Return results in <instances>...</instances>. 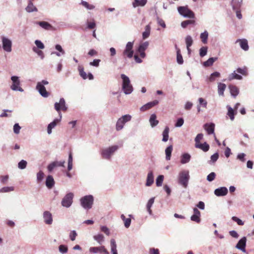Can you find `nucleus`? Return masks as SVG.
Wrapping results in <instances>:
<instances>
[{
	"instance_id": "nucleus-25",
	"label": "nucleus",
	"mask_w": 254,
	"mask_h": 254,
	"mask_svg": "<svg viewBox=\"0 0 254 254\" xmlns=\"http://www.w3.org/2000/svg\"><path fill=\"white\" fill-rule=\"evenodd\" d=\"M195 147L197 148H199L203 150L204 152H206L208 151L209 149V145L206 142H204L203 143H199L197 144V145H195Z\"/></svg>"
},
{
	"instance_id": "nucleus-31",
	"label": "nucleus",
	"mask_w": 254,
	"mask_h": 254,
	"mask_svg": "<svg viewBox=\"0 0 254 254\" xmlns=\"http://www.w3.org/2000/svg\"><path fill=\"white\" fill-rule=\"evenodd\" d=\"M176 49L177 50V62L179 64H182L184 62L182 56L181 54V51L180 49L177 47V46L175 45Z\"/></svg>"
},
{
	"instance_id": "nucleus-17",
	"label": "nucleus",
	"mask_w": 254,
	"mask_h": 254,
	"mask_svg": "<svg viewBox=\"0 0 254 254\" xmlns=\"http://www.w3.org/2000/svg\"><path fill=\"white\" fill-rule=\"evenodd\" d=\"M159 102L157 100H154L152 102H149L145 105L142 106L140 110L142 112H144L149 109H151V108L153 107L155 105H157L158 104Z\"/></svg>"
},
{
	"instance_id": "nucleus-29",
	"label": "nucleus",
	"mask_w": 254,
	"mask_h": 254,
	"mask_svg": "<svg viewBox=\"0 0 254 254\" xmlns=\"http://www.w3.org/2000/svg\"><path fill=\"white\" fill-rule=\"evenodd\" d=\"M226 88V85L224 83H219L218 84V92L219 95L223 96L224 92Z\"/></svg>"
},
{
	"instance_id": "nucleus-8",
	"label": "nucleus",
	"mask_w": 254,
	"mask_h": 254,
	"mask_svg": "<svg viewBox=\"0 0 254 254\" xmlns=\"http://www.w3.org/2000/svg\"><path fill=\"white\" fill-rule=\"evenodd\" d=\"M55 108L56 110L59 113L60 118H62V114L61 110L64 112H65L67 108L65 106V102L64 98H61L59 103L56 102L55 104Z\"/></svg>"
},
{
	"instance_id": "nucleus-22",
	"label": "nucleus",
	"mask_w": 254,
	"mask_h": 254,
	"mask_svg": "<svg viewBox=\"0 0 254 254\" xmlns=\"http://www.w3.org/2000/svg\"><path fill=\"white\" fill-rule=\"evenodd\" d=\"M61 118L60 119H55L53 122L49 124L47 127V132L48 134H51L52 132V128H54L60 122Z\"/></svg>"
},
{
	"instance_id": "nucleus-24",
	"label": "nucleus",
	"mask_w": 254,
	"mask_h": 254,
	"mask_svg": "<svg viewBox=\"0 0 254 254\" xmlns=\"http://www.w3.org/2000/svg\"><path fill=\"white\" fill-rule=\"evenodd\" d=\"M214 124L212 123L210 124H206L204 126L205 129L207 131L208 134H211L214 132Z\"/></svg>"
},
{
	"instance_id": "nucleus-64",
	"label": "nucleus",
	"mask_w": 254,
	"mask_h": 254,
	"mask_svg": "<svg viewBox=\"0 0 254 254\" xmlns=\"http://www.w3.org/2000/svg\"><path fill=\"white\" fill-rule=\"evenodd\" d=\"M101 60L99 59L94 60L93 62L90 63V65L96 67H98L99 65V63Z\"/></svg>"
},
{
	"instance_id": "nucleus-11",
	"label": "nucleus",
	"mask_w": 254,
	"mask_h": 254,
	"mask_svg": "<svg viewBox=\"0 0 254 254\" xmlns=\"http://www.w3.org/2000/svg\"><path fill=\"white\" fill-rule=\"evenodd\" d=\"M12 81V84L11 85V89L13 90L23 91V89L20 87V81L18 77L13 76L11 77Z\"/></svg>"
},
{
	"instance_id": "nucleus-47",
	"label": "nucleus",
	"mask_w": 254,
	"mask_h": 254,
	"mask_svg": "<svg viewBox=\"0 0 254 254\" xmlns=\"http://www.w3.org/2000/svg\"><path fill=\"white\" fill-rule=\"evenodd\" d=\"M72 162H73L72 156L71 153L70 152L69 154V157H68V167H67L68 171H70L72 169Z\"/></svg>"
},
{
	"instance_id": "nucleus-19",
	"label": "nucleus",
	"mask_w": 254,
	"mask_h": 254,
	"mask_svg": "<svg viewBox=\"0 0 254 254\" xmlns=\"http://www.w3.org/2000/svg\"><path fill=\"white\" fill-rule=\"evenodd\" d=\"M43 218L44 219V222L47 224H51L53 222V218L52 214L48 211H46L44 212L43 214Z\"/></svg>"
},
{
	"instance_id": "nucleus-53",
	"label": "nucleus",
	"mask_w": 254,
	"mask_h": 254,
	"mask_svg": "<svg viewBox=\"0 0 254 254\" xmlns=\"http://www.w3.org/2000/svg\"><path fill=\"white\" fill-rule=\"evenodd\" d=\"M44 178V173L40 171L37 174V180L38 183L41 182Z\"/></svg>"
},
{
	"instance_id": "nucleus-14",
	"label": "nucleus",
	"mask_w": 254,
	"mask_h": 254,
	"mask_svg": "<svg viewBox=\"0 0 254 254\" xmlns=\"http://www.w3.org/2000/svg\"><path fill=\"white\" fill-rule=\"evenodd\" d=\"M89 252L93 253H103L104 254H109V252L105 248L104 246H101L99 247H91L89 249Z\"/></svg>"
},
{
	"instance_id": "nucleus-26",
	"label": "nucleus",
	"mask_w": 254,
	"mask_h": 254,
	"mask_svg": "<svg viewBox=\"0 0 254 254\" xmlns=\"http://www.w3.org/2000/svg\"><path fill=\"white\" fill-rule=\"evenodd\" d=\"M154 182V177L152 171H150L147 175L146 186H150Z\"/></svg>"
},
{
	"instance_id": "nucleus-40",
	"label": "nucleus",
	"mask_w": 254,
	"mask_h": 254,
	"mask_svg": "<svg viewBox=\"0 0 254 254\" xmlns=\"http://www.w3.org/2000/svg\"><path fill=\"white\" fill-rule=\"evenodd\" d=\"M154 202V198L152 197L148 201L147 205H146V208L147 209V211H148L149 213L150 214H152V210L151 209V207L152 205H153V203Z\"/></svg>"
},
{
	"instance_id": "nucleus-60",
	"label": "nucleus",
	"mask_w": 254,
	"mask_h": 254,
	"mask_svg": "<svg viewBox=\"0 0 254 254\" xmlns=\"http://www.w3.org/2000/svg\"><path fill=\"white\" fill-rule=\"evenodd\" d=\"M203 138V134L202 133L198 134L195 138V145H197V144H199L200 143V140Z\"/></svg>"
},
{
	"instance_id": "nucleus-49",
	"label": "nucleus",
	"mask_w": 254,
	"mask_h": 254,
	"mask_svg": "<svg viewBox=\"0 0 254 254\" xmlns=\"http://www.w3.org/2000/svg\"><path fill=\"white\" fill-rule=\"evenodd\" d=\"M33 51L36 53L39 57H41V59H43L44 57V55L43 52L40 50V49H38L36 47H34L32 49Z\"/></svg>"
},
{
	"instance_id": "nucleus-16",
	"label": "nucleus",
	"mask_w": 254,
	"mask_h": 254,
	"mask_svg": "<svg viewBox=\"0 0 254 254\" xmlns=\"http://www.w3.org/2000/svg\"><path fill=\"white\" fill-rule=\"evenodd\" d=\"M65 163V161H54L51 163H50L47 167V169L49 172H52L55 167H64V164Z\"/></svg>"
},
{
	"instance_id": "nucleus-59",
	"label": "nucleus",
	"mask_w": 254,
	"mask_h": 254,
	"mask_svg": "<svg viewBox=\"0 0 254 254\" xmlns=\"http://www.w3.org/2000/svg\"><path fill=\"white\" fill-rule=\"evenodd\" d=\"M27 162L24 160H22L18 163V168L21 169H24L26 168Z\"/></svg>"
},
{
	"instance_id": "nucleus-54",
	"label": "nucleus",
	"mask_w": 254,
	"mask_h": 254,
	"mask_svg": "<svg viewBox=\"0 0 254 254\" xmlns=\"http://www.w3.org/2000/svg\"><path fill=\"white\" fill-rule=\"evenodd\" d=\"M207 48L206 47H202L199 50V55L201 57H203L207 54Z\"/></svg>"
},
{
	"instance_id": "nucleus-20",
	"label": "nucleus",
	"mask_w": 254,
	"mask_h": 254,
	"mask_svg": "<svg viewBox=\"0 0 254 254\" xmlns=\"http://www.w3.org/2000/svg\"><path fill=\"white\" fill-rule=\"evenodd\" d=\"M238 42L240 43V47L243 50L245 51H248L249 50V47L248 41L246 39H238L236 43Z\"/></svg>"
},
{
	"instance_id": "nucleus-13",
	"label": "nucleus",
	"mask_w": 254,
	"mask_h": 254,
	"mask_svg": "<svg viewBox=\"0 0 254 254\" xmlns=\"http://www.w3.org/2000/svg\"><path fill=\"white\" fill-rule=\"evenodd\" d=\"M36 89L43 97H47L49 96V93L47 91L46 88L41 82H38Z\"/></svg>"
},
{
	"instance_id": "nucleus-62",
	"label": "nucleus",
	"mask_w": 254,
	"mask_h": 254,
	"mask_svg": "<svg viewBox=\"0 0 254 254\" xmlns=\"http://www.w3.org/2000/svg\"><path fill=\"white\" fill-rule=\"evenodd\" d=\"M21 127L18 124H15L13 126V131L16 134H18L20 132Z\"/></svg>"
},
{
	"instance_id": "nucleus-61",
	"label": "nucleus",
	"mask_w": 254,
	"mask_h": 254,
	"mask_svg": "<svg viewBox=\"0 0 254 254\" xmlns=\"http://www.w3.org/2000/svg\"><path fill=\"white\" fill-rule=\"evenodd\" d=\"M215 173L214 172H211L207 176V180L209 182H211L215 179Z\"/></svg>"
},
{
	"instance_id": "nucleus-15",
	"label": "nucleus",
	"mask_w": 254,
	"mask_h": 254,
	"mask_svg": "<svg viewBox=\"0 0 254 254\" xmlns=\"http://www.w3.org/2000/svg\"><path fill=\"white\" fill-rule=\"evenodd\" d=\"M246 237H244L239 241L236 246V248L245 252L246 251Z\"/></svg>"
},
{
	"instance_id": "nucleus-33",
	"label": "nucleus",
	"mask_w": 254,
	"mask_h": 254,
	"mask_svg": "<svg viewBox=\"0 0 254 254\" xmlns=\"http://www.w3.org/2000/svg\"><path fill=\"white\" fill-rule=\"evenodd\" d=\"M146 3L147 0H134L133 6L135 7L139 6H143Z\"/></svg>"
},
{
	"instance_id": "nucleus-38",
	"label": "nucleus",
	"mask_w": 254,
	"mask_h": 254,
	"mask_svg": "<svg viewBox=\"0 0 254 254\" xmlns=\"http://www.w3.org/2000/svg\"><path fill=\"white\" fill-rule=\"evenodd\" d=\"M150 26L147 25L145 26V31L142 33V37L143 39H145L148 38L150 33Z\"/></svg>"
},
{
	"instance_id": "nucleus-52",
	"label": "nucleus",
	"mask_w": 254,
	"mask_h": 254,
	"mask_svg": "<svg viewBox=\"0 0 254 254\" xmlns=\"http://www.w3.org/2000/svg\"><path fill=\"white\" fill-rule=\"evenodd\" d=\"M227 115L230 117L231 120H232V121L234 120V112L233 109L230 107H228Z\"/></svg>"
},
{
	"instance_id": "nucleus-42",
	"label": "nucleus",
	"mask_w": 254,
	"mask_h": 254,
	"mask_svg": "<svg viewBox=\"0 0 254 254\" xmlns=\"http://www.w3.org/2000/svg\"><path fill=\"white\" fill-rule=\"evenodd\" d=\"M208 37V32L205 31L203 33H202L200 34V39L202 41V42L204 44H206L207 42V39Z\"/></svg>"
},
{
	"instance_id": "nucleus-43",
	"label": "nucleus",
	"mask_w": 254,
	"mask_h": 254,
	"mask_svg": "<svg viewBox=\"0 0 254 254\" xmlns=\"http://www.w3.org/2000/svg\"><path fill=\"white\" fill-rule=\"evenodd\" d=\"M86 23L87 25V28L88 29H93L96 27V23L94 19H92L90 21L87 20Z\"/></svg>"
},
{
	"instance_id": "nucleus-45",
	"label": "nucleus",
	"mask_w": 254,
	"mask_h": 254,
	"mask_svg": "<svg viewBox=\"0 0 254 254\" xmlns=\"http://www.w3.org/2000/svg\"><path fill=\"white\" fill-rule=\"evenodd\" d=\"M220 76V73L217 71H215L212 73L209 77V81L213 82L215 80L216 78L219 77Z\"/></svg>"
},
{
	"instance_id": "nucleus-48",
	"label": "nucleus",
	"mask_w": 254,
	"mask_h": 254,
	"mask_svg": "<svg viewBox=\"0 0 254 254\" xmlns=\"http://www.w3.org/2000/svg\"><path fill=\"white\" fill-rule=\"evenodd\" d=\"M195 23V21L194 20H187L183 21L181 23V26L183 28H186L187 26L189 24H194Z\"/></svg>"
},
{
	"instance_id": "nucleus-1",
	"label": "nucleus",
	"mask_w": 254,
	"mask_h": 254,
	"mask_svg": "<svg viewBox=\"0 0 254 254\" xmlns=\"http://www.w3.org/2000/svg\"><path fill=\"white\" fill-rule=\"evenodd\" d=\"M121 78L123 80L122 90L126 94H130L133 89V86L130 83L128 77L124 74L121 75Z\"/></svg>"
},
{
	"instance_id": "nucleus-32",
	"label": "nucleus",
	"mask_w": 254,
	"mask_h": 254,
	"mask_svg": "<svg viewBox=\"0 0 254 254\" xmlns=\"http://www.w3.org/2000/svg\"><path fill=\"white\" fill-rule=\"evenodd\" d=\"M149 122L151 126L152 127H154L158 125L159 122L156 120V116L155 114H153L151 115Z\"/></svg>"
},
{
	"instance_id": "nucleus-27",
	"label": "nucleus",
	"mask_w": 254,
	"mask_h": 254,
	"mask_svg": "<svg viewBox=\"0 0 254 254\" xmlns=\"http://www.w3.org/2000/svg\"><path fill=\"white\" fill-rule=\"evenodd\" d=\"M38 24H39L41 27L45 29V30H52L53 29V26L49 23L48 22L46 21H40L38 22Z\"/></svg>"
},
{
	"instance_id": "nucleus-4",
	"label": "nucleus",
	"mask_w": 254,
	"mask_h": 254,
	"mask_svg": "<svg viewBox=\"0 0 254 254\" xmlns=\"http://www.w3.org/2000/svg\"><path fill=\"white\" fill-rule=\"evenodd\" d=\"M93 197L91 195L84 196L80 198L81 206L85 209H90L93 203Z\"/></svg>"
},
{
	"instance_id": "nucleus-10",
	"label": "nucleus",
	"mask_w": 254,
	"mask_h": 254,
	"mask_svg": "<svg viewBox=\"0 0 254 254\" xmlns=\"http://www.w3.org/2000/svg\"><path fill=\"white\" fill-rule=\"evenodd\" d=\"M73 194L69 192L66 194L62 201V204L63 206L69 207L72 203Z\"/></svg>"
},
{
	"instance_id": "nucleus-46",
	"label": "nucleus",
	"mask_w": 254,
	"mask_h": 254,
	"mask_svg": "<svg viewBox=\"0 0 254 254\" xmlns=\"http://www.w3.org/2000/svg\"><path fill=\"white\" fill-rule=\"evenodd\" d=\"M78 70L80 75L84 79H86L87 78L86 73L84 71V68L82 66H79Z\"/></svg>"
},
{
	"instance_id": "nucleus-3",
	"label": "nucleus",
	"mask_w": 254,
	"mask_h": 254,
	"mask_svg": "<svg viewBox=\"0 0 254 254\" xmlns=\"http://www.w3.org/2000/svg\"><path fill=\"white\" fill-rule=\"evenodd\" d=\"M189 179V172L188 171H183L179 173L178 182L184 188H186L188 185Z\"/></svg>"
},
{
	"instance_id": "nucleus-58",
	"label": "nucleus",
	"mask_w": 254,
	"mask_h": 254,
	"mask_svg": "<svg viewBox=\"0 0 254 254\" xmlns=\"http://www.w3.org/2000/svg\"><path fill=\"white\" fill-rule=\"evenodd\" d=\"M35 44H36V48H37L39 49H43L45 48L44 45L43 44V43L39 41V40H36L35 41Z\"/></svg>"
},
{
	"instance_id": "nucleus-18",
	"label": "nucleus",
	"mask_w": 254,
	"mask_h": 254,
	"mask_svg": "<svg viewBox=\"0 0 254 254\" xmlns=\"http://www.w3.org/2000/svg\"><path fill=\"white\" fill-rule=\"evenodd\" d=\"M228 193V190L226 187H221L216 189L214 193L218 196L226 195Z\"/></svg>"
},
{
	"instance_id": "nucleus-50",
	"label": "nucleus",
	"mask_w": 254,
	"mask_h": 254,
	"mask_svg": "<svg viewBox=\"0 0 254 254\" xmlns=\"http://www.w3.org/2000/svg\"><path fill=\"white\" fill-rule=\"evenodd\" d=\"M94 239L99 244H101L104 241V237L102 234H98L94 236Z\"/></svg>"
},
{
	"instance_id": "nucleus-56",
	"label": "nucleus",
	"mask_w": 254,
	"mask_h": 254,
	"mask_svg": "<svg viewBox=\"0 0 254 254\" xmlns=\"http://www.w3.org/2000/svg\"><path fill=\"white\" fill-rule=\"evenodd\" d=\"M149 45V43L148 42H145L141 44L139 48L138 51H144L147 49Z\"/></svg>"
},
{
	"instance_id": "nucleus-55",
	"label": "nucleus",
	"mask_w": 254,
	"mask_h": 254,
	"mask_svg": "<svg viewBox=\"0 0 254 254\" xmlns=\"http://www.w3.org/2000/svg\"><path fill=\"white\" fill-rule=\"evenodd\" d=\"M81 4L83 6H84V7H85L86 8H87L88 9H93L95 8L94 5H93L92 4H90L88 3L87 2L85 1H82Z\"/></svg>"
},
{
	"instance_id": "nucleus-37",
	"label": "nucleus",
	"mask_w": 254,
	"mask_h": 254,
	"mask_svg": "<svg viewBox=\"0 0 254 254\" xmlns=\"http://www.w3.org/2000/svg\"><path fill=\"white\" fill-rule=\"evenodd\" d=\"M111 248L113 254H118L116 241L113 239L111 240Z\"/></svg>"
},
{
	"instance_id": "nucleus-57",
	"label": "nucleus",
	"mask_w": 254,
	"mask_h": 254,
	"mask_svg": "<svg viewBox=\"0 0 254 254\" xmlns=\"http://www.w3.org/2000/svg\"><path fill=\"white\" fill-rule=\"evenodd\" d=\"M14 187H5L2 188L0 191L2 192H9L14 190Z\"/></svg>"
},
{
	"instance_id": "nucleus-23",
	"label": "nucleus",
	"mask_w": 254,
	"mask_h": 254,
	"mask_svg": "<svg viewBox=\"0 0 254 254\" xmlns=\"http://www.w3.org/2000/svg\"><path fill=\"white\" fill-rule=\"evenodd\" d=\"M229 88L230 90V93L232 96L236 97L239 93V88L235 85H230L229 86Z\"/></svg>"
},
{
	"instance_id": "nucleus-7",
	"label": "nucleus",
	"mask_w": 254,
	"mask_h": 254,
	"mask_svg": "<svg viewBox=\"0 0 254 254\" xmlns=\"http://www.w3.org/2000/svg\"><path fill=\"white\" fill-rule=\"evenodd\" d=\"M131 119V116L129 115H126L119 118L116 124V129L117 130H121L125 125V124L129 121Z\"/></svg>"
},
{
	"instance_id": "nucleus-51",
	"label": "nucleus",
	"mask_w": 254,
	"mask_h": 254,
	"mask_svg": "<svg viewBox=\"0 0 254 254\" xmlns=\"http://www.w3.org/2000/svg\"><path fill=\"white\" fill-rule=\"evenodd\" d=\"M164 176L163 175H159L156 179V184L157 187L161 186L163 183Z\"/></svg>"
},
{
	"instance_id": "nucleus-28",
	"label": "nucleus",
	"mask_w": 254,
	"mask_h": 254,
	"mask_svg": "<svg viewBox=\"0 0 254 254\" xmlns=\"http://www.w3.org/2000/svg\"><path fill=\"white\" fill-rule=\"evenodd\" d=\"M26 10L28 12H31L33 11H37L38 9L33 4V2L31 1H29L28 5L26 7Z\"/></svg>"
},
{
	"instance_id": "nucleus-35",
	"label": "nucleus",
	"mask_w": 254,
	"mask_h": 254,
	"mask_svg": "<svg viewBox=\"0 0 254 254\" xmlns=\"http://www.w3.org/2000/svg\"><path fill=\"white\" fill-rule=\"evenodd\" d=\"M121 218L124 222L125 226L127 228H128L130 226L131 223V219L130 218H126L124 214L121 215Z\"/></svg>"
},
{
	"instance_id": "nucleus-21",
	"label": "nucleus",
	"mask_w": 254,
	"mask_h": 254,
	"mask_svg": "<svg viewBox=\"0 0 254 254\" xmlns=\"http://www.w3.org/2000/svg\"><path fill=\"white\" fill-rule=\"evenodd\" d=\"M54 184H55V181H54L53 177L51 175H49L47 177L46 181V185L48 189H51L54 187Z\"/></svg>"
},
{
	"instance_id": "nucleus-63",
	"label": "nucleus",
	"mask_w": 254,
	"mask_h": 254,
	"mask_svg": "<svg viewBox=\"0 0 254 254\" xmlns=\"http://www.w3.org/2000/svg\"><path fill=\"white\" fill-rule=\"evenodd\" d=\"M198 101L200 105H202V107H203L204 108H206L207 103L205 100H204L202 98H199L198 99Z\"/></svg>"
},
{
	"instance_id": "nucleus-12",
	"label": "nucleus",
	"mask_w": 254,
	"mask_h": 254,
	"mask_svg": "<svg viewBox=\"0 0 254 254\" xmlns=\"http://www.w3.org/2000/svg\"><path fill=\"white\" fill-rule=\"evenodd\" d=\"M2 48L7 52H10L12 50V42L11 40L4 37H2Z\"/></svg>"
},
{
	"instance_id": "nucleus-9",
	"label": "nucleus",
	"mask_w": 254,
	"mask_h": 254,
	"mask_svg": "<svg viewBox=\"0 0 254 254\" xmlns=\"http://www.w3.org/2000/svg\"><path fill=\"white\" fill-rule=\"evenodd\" d=\"M133 42H129L127 43L126 49L123 52V56L125 58H131L132 57L133 54Z\"/></svg>"
},
{
	"instance_id": "nucleus-41",
	"label": "nucleus",
	"mask_w": 254,
	"mask_h": 254,
	"mask_svg": "<svg viewBox=\"0 0 254 254\" xmlns=\"http://www.w3.org/2000/svg\"><path fill=\"white\" fill-rule=\"evenodd\" d=\"M190 156L188 153L184 154L182 156L181 163L182 164H185L190 161Z\"/></svg>"
},
{
	"instance_id": "nucleus-5",
	"label": "nucleus",
	"mask_w": 254,
	"mask_h": 254,
	"mask_svg": "<svg viewBox=\"0 0 254 254\" xmlns=\"http://www.w3.org/2000/svg\"><path fill=\"white\" fill-rule=\"evenodd\" d=\"M118 148V146L113 145L109 148L102 149L101 151L102 157L106 159H110L112 155L117 151Z\"/></svg>"
},
{
	"instance_id": "nucleus-6",
	"label": "nucleus",
	"mask_w": 254,
	"mask_h": 254,
	"mask_svg": "<svg viewBox=\"0 0 254 254\" xmlns=\"http://www.w3.org/2000/svg\"><path fill=\"white\" fill-rule=\"evenodd\" d=\"M178 10L179 13L184 17L190 18H193L194 17L193 12L187 6H179L178 8Z\"/></svg>"
},
{
	"instance_id": "nucleus-44",
	"label": "nucleus",
	"mask_w": 254,
	"mask_h": 254,
	"mask_svg": "<svg viewBox=\"0 0 254 254\" xmlns=\"http://www.w3.org/2000/svg\"><path fill=\"white\" fill-rule=\"evenodd\" d=\"M185 41L187 45V48L189 49V47H190L192 45L193 40L190 36L188 35L186 37Z\"/></svg>"
},
{
	"instance_id": "nucleus-36",
	"label": "nucleus",
	"mask_w": 254,
	"mask_h": 254,
	"mask_svg": "<svg viewBox=\"0 0 254 254\" xmlns=\"http://www.w3.org/2000/svg\"><path fill=\"white\" fill-rule=\"evenodd\" d=\"M243 0H232V5L234 9H239L241 6Z\"/></svg>"
},
{
	"instance_id": "nucleus-34",
	"label": "nucleus",
	"mask_w": 254,
	"mask_h": 254,
	"mask_svg": "<svg viewBox=\"0 0 254 254\" xmlns=\"http://www.w3.org/2000/svg\"><path fill=\"white\" fill-rule=\"evenodd\" d=\"M169 128L168 127H166L163 131V138L162 141L164 142H166L168 141L169 139Z\"/></svg>"
},
{
	"instance_id": "nucleus-2",
	"label": "nucleus",
	"mask_w": 254,
	"mask_h": 254,
	"mask_svg": "<svg viewBox=\"0 0 254 254\" xmlns=\"http://www.w3.org/2000/svg\"><path fill=\"white\" fill-rule=\"evenodd\" d=\"M236 72L244 76H247L248 75V68L246 66H244L242 68L239 67L236 71H234L233 73L229 74L228 76L229 80L231 81L233 79H242V76L241 75L237 74Z\"/></svg>"
},
{
	"instance_id": "nucleus-30",
	"label": "nucleus",
	"mask_w": 254,
	"mask_h": 254,
	"mask_svg": "<svg viewBox=\"0 0 254 254\" xmlns=\"http://www.w3.org/2000/svg\"><path fill=\"white\" fill-rule=\"evenodd\" d=\"M173 151V145H170L165 149L166 159L170 160L171 159L172 152Z\"/></svg>"
},
{
	"instance_id": "nucleus-39",
	"label": "nucleus",
	"mask_w": 254,
	"mask_h": 254,
	"mask_svg": "<svg viewBox=\"0 0 254 254\" xmlns=\"http://www.w3.org/2000/svg\"><path fill=\"white\" fill-rule=\"evenodd\" d=\"M217 58H210L203 63L205 66H210L213 64L214 62L217 60Z\"/></svg>"
}]
</instances>
